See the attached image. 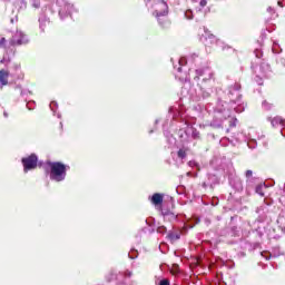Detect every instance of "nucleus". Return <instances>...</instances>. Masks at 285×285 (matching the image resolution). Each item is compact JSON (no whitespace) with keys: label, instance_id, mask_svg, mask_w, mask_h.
Instances as JSON below:
<instances>
[{"label":"nucleus","instance_id":"nucleus-18","mask_svg":"<svg viewBox=\"0 0 285 285\" xmlns=\"http://www.w3.org/2000/svg\"><path fill=\"white\" fill-rule=\"evenodd\" d=\"M52 106H56V102H51V104H50L51 110H55V108H53Z\"/></svg>","mask_w":285,"mask_h":285},{"label":"nucleus","instance_id":"nucleus-10","mask_svg":"<svg viewBox=\"0 0 285 285\" xmlns=\"http://www.w3.org/2000/svg\"><path fill=\"white\" fill-rule=\"evenodd\" d=\"M178 157H179L180 159H184V157H186V151H185L184 149H180V150L178 151Z\"/></svg>","mask_w":285,"mask_h":285},{"label":"nucleus","instance_id":"nucleus-7","mask_svg":"<svg viewBox=\"0 0 285 285\" xmlns=\"http://www.w3.org/2000/svg\"><path fill=\"white\" fill-rule=\"evenodd\" d=\"M164 202V196L161 194H154L151 197V204L159 206Z\"/></svg>","mask_w":285,"mask_h":285},{"label":"nucleus","instance_id":"nucleus-25","mask_svg":"<svg viewBox=\"0 0 285 285\" xmlns=\"http://www.w3.org/2000/svg\"><path fill=\"white\" fill-rule=\"evenodd\" d=\"M174 273V275H175V273H177V272H173Z\"/></svg>","mask_w":285,"mask_h":285},{"label":"nucleus","instance_id":"nucleus-6","mask_svg":"<svg viewBox=\"0 0 285 285\" xmlns=\"http://www.w3.org/2000/svg\"><path fill=\"white\" fill-rule=\"evenodd\" d=\"M272 126L276 128V126H282V128H285V119L282 117H275L272 119Z\"/></svg>","mask_w":285,"mask_h":285},{"label":"nucleus","instance_id":"nucleus-3","mask_svg":"<svg viewBox=\"0 0 285 285\" xmlns=\"http://www.w3.org/2000/svg\"><path fill=\"white\" fill-rule=\"evenodd\" d=\"M154 10L156 17H165V14H168V4L164 0H154Z\"/></svg>","mask_w":285,"mask_h":285},{"label":"nucleus","instance_id":"nucleus-22","mask_svg":"<svg viewBox=\"0 0 285 285\" xmlns=\"http://www.w3.org/2000/svg\"><path fill=\"white\" fill-rule=\"evenodd\" d=\"M190 166H193V163H189Z\"/></svg>","mask_w":285,"mask_h":285},{"label":"nucleus","instance_id":"nucleus-23","mask_svg":"<svg viewBox=\"0 0 285 285\" xmlns=\"http://www.w3.org/2000/svg\"><path fill=\"white\" fill-rule=\"evenodd\" d=\"M188 176H190V173H187Z\"/></svg>","mask_w":285,"mask_h":285},{"label":"nucleus","instance_id":"nucleus-12","mask_svg":"<svg viewBox=\"0 0 285 285\" xmlns=\"http://www.w3.org/2000/svg\"><path fill=\"white\" fill-rule=\"evenodd\" d=\"M159 285H170V282H168V279H163Z\"/></svg>","mask_w":285,"mask_h":285},{"label":"nucleus","instance_id":"nucleus-17","mask_svg":"<svg viewBox=\"0 0 285 285\" xmlns=\"http://www.w3.org/2000/svg\"><path fill=\"white\" fill-rule=\"evenodd\" d=\"M3 43H6V38H2L0 41V48L3 46Z\"/></svg>","mask_w":285,"mask_h":285},{"label":"nucleus","instance_id":"nucleus-24","mask_svg":"<svg viewBox=\"0 0 285 285\" xmlns=\"http://www.w3.org/2000/svg\"><path fill=\"white\" fill-rule=\"evenodd\" d=\"M266 257V259H268V256H265Z\"/></svg>","mask_w":285,"mask_h":285},{"label":"nucleus","instance_id":"nucleus-19","mask_svg":"<svg viewBox=\"0 0 285 285\" xmlns=\"http://www.w3.org/2000/svg\"><path fill=\"white\" fill-rule=\"evenodd\" d=\"M278 6H281V8H283L284 6L282 4V1H278Z\"/></svg>","mask_w":285,"mask_h":285},{"label":"nucleus","instance_id":"nucleus-1","mask_svg":"<svg viewBox=\"0 0 285 285\" xmlns=\"http://www.w3.org/2000/svg\"><path fill=\"white\" fill-rule=\"evenodd\" d=\"M51 168V179L53 181H63L66 179V165L61 163H51L49 164Z\"/></svg>","mask_w":285,"mask_h":285},{"label":"nucleus","instance_id":"nucleus-14","mask_svg":"<svg viewBox=\"0 0 285 285\" xmlns=\"http://www.w3.org/2000/svg\"><path fill=\"white\" fill-rule=\"evenodd\" d=\"M165 230H166V227H164V226L163 227H158V229H157L158 233H164Z\"/></svg>","mask_w":285,"mask_h":285},{"label":"nucleus","instance_id":"nucleus-21","mask_svg":"<svg viewBox=\"0 0 285 285\" xmlns=\"http://www.w3.org/2000/svg\"><path fill=\"white\" fill-rule=\"evenodd\" d=\"M4 117H8V114H7V112H4Z\"/></svg>","mask_w":285,"mask_h":285},{"label":"nucleus","instance_id":"nucleus-4","mask_svg":"<svg viewBox=\"0 0 285 285\" xmlns=\"http://www.w3.org/2000/svg\"><path fill=\"white\" fill-rule=\"evenodd\" d=\"M22 164L24 167V173H28V170H33V168H37V156L31 155L27 158H23Z\"/></svg>","mask_w":285,"mask_h":285},{"label":"nucleus","instance_id":"nucleus-5","mask_svg":"<svg viewBox=\"0 0 285 285\" xmlns=\"http://www.w3.org/2000/svg\"><path fill=\"white\" fill-rule=\"evenodd\" d=\"M8 77H10V72L7 70H0V83L1 86H8Z\"/></svg>","mask_w":285,"mask_h":285},{"label":"nucleus","instance_id":"nucleus-11","mask_svg":"<svg viewBox=\"0 0 285 285\" xmlns=\"http://www.w3.org/2000/svg\"><path fill=\"white\" fill-rule=\"evenodd\" d=\"M207 3L208 2L206 0H200L199 6H200V8H206Z\"/></svg>","mask_w":285,"mask_h":285},{"label":"nucleus","instance_id":"nucleus-9","mask_svg":"<svg viewBox=\"0 0 285 285\" xmlns=\"http://www.w3.org/2000/svg\"><path fill=\"white\" fill-rule=\"evenodd\" d=\"M185 17H186V19H193V11L191 10H187L185 12Z\"/></svg>","mask_w":285,"mask_h":285},{"label":"nucleus","instance_id":"nucleus-13","mask_svg":"<svg viewBox=\"0 0 285 285\" xmlns=\"http://www.w3.org/2000/svg\"><path fill=\"white\" fill-rule=\"evenodd\" d=\"M256 193H258V195L264 196V193H262V187H257V188H256Z\"/></svg>","mask_w":285,"mask_h":285},{"label":"nucleus","instance_id":"nucleus-8","mask_svg":"<svg viewBox=\"0 0 285 285\" xmlns=\"http://www.w3.org/2000/svg\"><path fill=\"white\" fill-rule=\"evenodd\" d=\"M179 234H169V239L171 240V242H177V239H179Z\"/></svg>","mask_w":285,"mask_h":285},{"label":"nucleus","instance_id":"nucleus-2","mask_svg":"<svg viewBox=\"0 0 285 285\" xmlns=\"http://www.w3.org/2000/svg\"><path fill=\"white\" fill-rule=\"evenodd\" d=\"M28 41V36L23 31L18 30L11 38V46H26Z\"/></svg>","mask_w":285,"mask_h":285},{"label":"nucleus","instance_id":"nucleus-20","mask_svg":"<svg viewBox=\"0 0 285 285\" xmlns=\"http://www.w3.org/2000/svg\"><path fill=\"white\" fill-rule=\"evenodd\" d=\"M267 10H268V12H271V10H273V9L269 7Z\"/></svg>","mask_w":285,"mask_h":285},{"label":"nucleus","instance_id":"nucleus-16","mask_svg":"<svg viewBox=\"0 0 285 285\" xmlns=\"http://www.w3.org/2000/svg\"><path fill=\"white\" fill-rule=\"evenodd\" d=\"M179 63H180V66H184V63H186V58H181V59L179 60Z\"/></svg>","mask_w":285,"mask_h":285},{"label":"nucleus","instance_id":"nucleus-15","mask_svg":"<svg viewBox=\"0 0 285 285\" xmlns=\"http://www.w3.org/2000/svg\"><path fill=\"white\" fill-rule=\"evenodd\" d=\"M246 177H253V171L252 170H247L246 171Z\"/></svg>","mask_w":285,"mask_h":285}]
</instances>
